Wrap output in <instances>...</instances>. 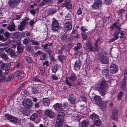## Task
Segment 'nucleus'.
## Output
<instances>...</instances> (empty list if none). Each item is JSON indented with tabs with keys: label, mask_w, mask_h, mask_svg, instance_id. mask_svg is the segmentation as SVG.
<instances>
[{
	"label": "nucleus",
	"mask_w": 127,
	"mask_h": 127,
	"mask_svg": "<svg viewBox=\"0 0 127 127\" xmlns=\"http://www.w3.org/2000/svg\"><path fill=\"white\" fill-rule=\"evenodd\" d=\"M118 22H116L115 23V28L117 29L119 31H120V32H122V31H121L120 30L122 29V28H120L119 26L117 25V24L118 23Z\"/></svg>",
	"instance_id": "41"
},
{
	"label": "nucleus",
	"mask_w": 127,
	"mask_h": 127,
	"mask_svg": "<svg viewBox=\"0 0 127 127\" xmlns=\"http://www.w3.org/2000/svg\"><path fill=\"white\" fill-rule=\"evenodd\" d=\"M66 46L65 45H64L62 46L61 48V50L63 51L65 49V48H66Z\"/></svg>",
	"instance_id": "64"
},
{
	"label": "nucleus",
	"mask_w": 127,
	"mask_h": 127,
	"mask_svg": "<svg viewBox=\"0 0 127 127\" xmlns=\"http://www.w3.org/2000/svg\"><path fill=\"white\" fill-rule=\"evenodd\" d=\"M81 29L82 31L85 32L88 30V29L86 27L82 26L81 28Z\"/></svg>",
	"instance_id": "50"
},
{
	"label": "nucleus",
	"mask_w": 127,
	"mask_h": 127,
	"mask_svg": "<svg viewBox=\"0 0 127 127\" xmlns=\"http://www.w3.org/2000/svg\"><path fill=\"white\" fill-rule=\"evenodd\" d=\"M107 84L106 81H102L97 83L96 87L99 92V94L101 96H103L105 94Z\"/></svg>",
	"instance_id": "1"
},
{
	"label": "nucleus",
	"mask_w": 127,
	"mask_h": 127,
	"mask_svg": "<svg viewBox=\"0 0 127 127\" xmlns=\"http://www.w3.org/2000/svg\"><path fill=\"white\" fill-rule=\"evenodd\" d=\"M10 34L8 32H5L4 33V36L5 37V39H6V40H7L8 38L10 36Z\"/></svg>",
	"instance_id": "36"
},
{
	"label": "nucleus",
	"mask_w": 127,
	"mask_h": 127,
	"mask_svg": "<svg viewBox=\"0 0 127 127\" xmlns=\"http://www.w3.org/2000/svg\"><path fill=\"white\" fill-rule=\"evenodd\" d=\"M68 100L72 104H75L76 102V97L72 94H70L68 96Z\"/></svg>",
	"instance_id": "15"
},
{
	"label": "nucleus",
	"mask_w": 127,
	"mask_h": 127,
	"mask_svg": "<svg viewBox=\"0 0 127 127\" xmlns=\"http://www.w3.org/2000/svg\"><path fill=\"white\" fill-rule=\"evenodd\" d=\"M64 29L67 31L70 30L72 28L71 23L70 22H66L64 25Z\"/></svg>",
	"instance_id": "16"
},
{
	"label": "nucleus",
	"mask_w": 127,
	"mask_h": 127,
	"mask_svg": "<svg viewBox=\"0 0 127 127\" xmlns=\"http://www.w3.org/2000/svg\"><path fill=\"white\" fill-rule=\"evenodd\" d=\"M31 42H32V45H37V46L39 45V43L37 41L32 40H31Z\"/></svg>",
	"instance_id": "44"
},
{
	"label": "nucleus",
	"mask_w": 127,
	"mask_h": 127,
	"mask_svg": "<svg viewBox=\"0 0 127 127\" xmlns=\"http://www.w3.org/2000/svg\"><path fill=\"white\" fill-rule=\"evenodd\" d=\"M27 24V22L25 20H23L20 23V24L24 27H25V26Z\"/></svg>",
	"instance_id": "53"
},
{
	"label": "nucleus",
	"mask_w": 127,
	"mask_h": 127,
	"mask_svg": "<svg viewBox=\"0 0 127 127\" xmlns=\"http://www.w3.org/2000/svg\"><path fill=\"white\" fill-rule=\"evenodd\" d=\"M98 116L96 114H92L90 116V118L92 119L93 121H94L95 120H96V119H98Z\"/></svg>",
	"instance_id": "27"
},
{
	"label": "nucleus",
	"mask_w": 127,
	"mask_h": 127,
	"mask_svg": "<svg viewBox=\"0 0 127 127\" xmlns=\"http://www.w3.org/2000/svg\"><path fill=\"white\" fill-rule=\"evenodd\" d=\"M75 39V37L74 36H70L68 38V39H69V40L71 41H72L73 40H74Z\"/></svg>",
	"instance_id": "62"
},
{
	"label": "nucleus",
	"mask_w": 127,
	"mask_h": 127,
	"mask_svg": "<svg viewBox=\"0 0 127 127\" xmlns=\"http://www.w3.org/2000/svg\"><path fill=\"white\" fill-rule=\"evenodd\" d=\"M43 52H42L40 51H38L34 53V54L35 55H41Z\"/></svg>",
	"instance_id": "54"
},
{
	"label": "nucleus",
	"mask_w": 127,
	"mask_h": 127,
	"mask_svg": "<svg viewBox=\"0 0 127 127\" xmlns=\"http://www.w3.org/2000/svg\"><path fill=\"white\" fill-rule=\"evenodd\" d=\"M14 77V75L12 74H10L5 80L6 82H9L11 81Z\"/></svg>",
	"instance_id": "26"
},
{
	"label": "nucleus",
	"mask_w": 127,
	"mask_h": 127,
	"mask_svg": "<svg viewBox=\"0 0 127 127\" xmlns=\"http://www.w3.org/2000/svg\"><path fill=\"white\" fill-rule=\"evenodd\" d=\"M59 68L58 66H53L52 67V72L55 73Z\"/></svg>",
	"instance_id": "35"
},
{
	"label": "nucleus",
	"mask_w": 127,
	"mask_h": 127,
	"mask_svg": "<svg viewBox=\"0 0 127 127\" xmlns=\"http://www.w3.org/2000/svg\"><path fill=\"white\" fill-rule=\"evenodd\" d=\"M112 0H104V2L105 4L109 5L111 3Z\"/></svg>",
	"instance_id": "49"
},
{
	"label": "nucleus",
	"mask_w": 127,
	"mask_h": 127,
	"mask_svg": "<svg viewBox=\"0 0 127 127\" xmlns=\"http://www.w3.org/2000/svg\"><path fill=\"white\" fill-rule=\"evenodd\" d=\"M127 79L126 76H125L123 80L122 81L121 83V88L124 91H125L126 88V84Z\"/></svg>",
	"instance_id": "19"
},
{
	"label": "nucleus",
	"mask_w": 127,
	"mask_h": 127,
	"mask_svg": "<svg viewBox=\"0 0 127 127\" xmlns=\"http://www.w3.org/2000/svg\"><path fill=\"white\" fill-rule=\"evenodd\" d=\"M102 2L101 0H96L92 5V7L94 9H100L102 6Z\"/></svg>",
	"instance_id": "11"
},
{
	"label": "nucleus",
	"mask_w": 127,
	"mask_h": 127,
	"mask_svg": "<svg viewBox=\"0 0 127 127\" xmlns=\"http://www.w3.org/2000/svg\"><path fill=\"white\" fill-rule=\"evenodd\" d=\"M59 28V24L57 20L55 19H53L51 25L52 30L53 32H56L58 31Z\"/></svg>",
	"instance_id": "7"
},
{
	"label": "nucleus",
	"mask_w": 127,
	"mask_h": 127,
	"mask_svg": "<svg viewBox=\"0 0 127 127\" xmlns=\"http://www.w3.org/2000/svg\"><path fill=\"white\" fill-rule=\"evenodd\" d=\"M5 116L6 119L13 123L16 124L20 122L19 120L17 117L12 116L7 114H5Z\"/></svg>",
	"instance_id": "6"
},
{
	"label": "nucleus",
	"mask_w": 127,
	"mask_h": 127,
	"mask_svg": "<svg viewBox=\"0 0 127 127\" xmlns=\"http://www.w3.org/2000/svg\"><path fill=\"white\" fill-rule=\"evenodd\" d=\"M109 72V71L108 69H106L103 70V71L102 72V74L106 76L108 74Z\"/></svg>",
	"instance_id": "43"
},
{
	"label": "nucleus",
	"mask_w": 127,
	"mask_h": 127,
	"mask_svg": "<svg viewBox=\"0 0 127 127\" xmlns=\"http://www.w3.org/2000/svg\"><path fill=\"white\" fill-rule=\"evenodd\" d=\"M99 60L102 64H107L109 62V59L105 55H101L99 57Z\"/></svg>",
	"instance_id": "8"
},
{
	"label": "nucleus",
	"mask_w": 127,
	"mask_h": 127,
	"mask_svg": "<svg viewBox=\"0 0 127 127\" xmlns=\"http://www.w3.org/2000/svg\"><path fill=\"white\" fill-rule=\"evenodd\" d=\"M94 47V50H95L96 51H97L98 49L97 44H96V43H95Z\"/></svg>",
	"instance_id": "52"
},
{
	"label": "nucleus",
	"mask_w": 127,
	"mask_h": 127,
	"mask_svg": "<svg viewBox=\"0 0 127 127\" xmlns=\"http://www.w3.org/2000/svg\"><path fill=\"white\" fill-rule=\"evenodd\" d=\"M46 54L43 53L39 56L40 59L42 61H44L46 60L47 58L46 56Z\"/></svg>",
	"instance_id": "25"
},
{
	"label": "nucleus",
	"mask_w": 127,
	"mask_h": 127,
	"mask_svg": "<svg viewBox=\"0 0 127 127\" xmlns=\"http://www.w3.org/2000/svg\"><path fill=\"white\" fill-rule=\"evenodd\" d=\"M17 49L18 52L22 53L23 52V47L22 45H18L17 46Z\"/></svg>",
	"instance_id": "28"
},
{
	"label": "nucleus",
	"mask_w": 127,
	"mask_h": 127,
	"mask_svg": "<svg viewBox=\"0 0 127 127\" xmlns=\"http://www.w3.org/2000/svg\"><path fill=\"white\" fill-rule=\"evenodd\" d=\"M40 71L41 74L42 76H43L45 75L46 71L45 68H43L41 69Z\"/></svg>",
	"instance_id": "39"
},
{
	"label": "nucleus",
	"mask_w": 127,
	"mask_h": 127,
	"mask_svg": "<svg viewBox=\"0 0 127 127\" xmlns=\"http://www.w3.org/2000/svg\"><path fill=\"white\" fill-rule=\"evenodd\" d=\"M81 36L83 40H85L86 39L87 37L86 34L81 32Z\"/></svg>",
	"instance_id": "47"
},
{
	"label": "nucleus",
	"mask_w": 127,
	"mask_h": 127,
	"mask_svg": "<svg viewBox=\"0 0 127 127\" xmlns=\"http://www.w3.org/2000/svg\"><path fill=\"white\" fill-rule=\"evenodd\" d=\"M21 15H16L14 18V19L15 20H17L21 18Z\"/></svg>",
	"instance_id": "60"
},
{
	"label": "nucleus",
	"mask_w": 127,
	"mask_h": 127,
	"mask_svg": "<svg viewBox=\"0 0 127 127\" xmlns=\"http://www.w3.org/2000/svg\"><path fill=\"white\" fill-rule=\"evenodd\" d=\"M5 79V76L4 75L0 76V83L4 82Z\"/></svg>",
	"instance_id": "42"
},
{
	"label": "nucleus",
	"mask_w": 127,
	"mask_h": 127,
	"mask_svg": "<svg viewBox=\"0 0 127 127\" xmlns=\"http://www.w3.org/2000/svg\"><path fill=\"white\" fill-rule=\"evenodd\" d=\"M0 40H2L3 41L6 40V39H5V38L2 35H0Z\"/></svg>",
	"instance_id": "61"
},
{
	"label": "nucleus",
	"mask_w": 127,
	"mask_h": 127,
	"mask_svg": "<svg viewBox=\"0 0 127 127\" xmlns=\"http://www.w3.org/2000/svg\"><path fill=\"white\" fill-rule=\"evenodd\" d=\"M123 95V93L122 91H121L119 93L117 97L119 99V100H120L121 99Z\"/></svg>",
	"instance_id": "45"
},
{
	"label": "nucleus",
	"mask_w": 127,
	"mask_h": 127,
	"mask_svg": "<svg viewBox=\"0 0 127 127\" xmlns=\"http://www.w3.org/2000/svg\"><path fill=\"white\" fill-rule=\"evenodd\" d=\"M18 30L20 31H22L25 28V27H24L20 24L18 26Z\"/></svg>",
	"instance_id": "46"
},
{
	"label": "nucleus",
	"mask_w": 127,
	"mask_h": 127,
	"mask_svg": "<svg viewBox=\"0 0 127 127\" xmlns=\"http://www.w3.org/2000/svg\"><path fill=\"white\" fill-rule=\"evenodd\" d=\"M10 68V66L8 64H5L2 62L0 65V68L2 69L3 73L6 75L8 74Z\"/></svg>",
	"instance_id": "5"
},
{
	"label": "nucleus",
	"mask_w": 127,
	"mask_h": 127,
	"mask_svg": "<svg viewBox=\"0 0 127 127\" xmlns=\"http://www.w3.org/2000/svg\"><path fill=\"white\" fill-rule=\"evenodd\" d=\"M57 11V9L56 8H51L49 11V13L50 14H53L55 13Z\"/></svg>",
	"instance_id": "31"
},
{
	"label": "nucleus",
	"mask_w": 127,
	"mask_h": 127,
	"mask_svg": "<svg viewBox=\"0 0 127 127\" xmlns=\"http://www.w3.org/2000/svg\"><path fill=\"white\" fill-rule=\"evenodd\" d=\"M0 56L1 58L3 59L5 61L7 60L8 58L7 55L5 53L1 54L0 55Z\"/></svg>",
	"instance_id": "32"
},
{
	"label": "nucleus",
	"mask_w": 127,
	"mask_h": 127,
	"mask_svg": "<svg viewBox=\"0 0 127 127\" xmlns=\"http://www.w3.org/2000/svg\"><path fill=\"white\" fill-rule=\"evenodd\" d=\"M45 114L50 118H53L55 116V114L53 112H45Z\"/></svg>",
	"instance_id": "20"
},
{
	"label": "nucleus",
	"mask_w": 127,
	"mask_h": 127,
	"mask_svg": "<svg viewBox=\"0 0 127 127\" xmlns=\"http://www.w3.org/2000/svg\"><path fill=\"white\" fill-rule=\"evenodd\" d=\"M50 102V99L48 98H43V102L44 105L46 106L48 105Z\"/></svg>",
	"instance_id": "22"
},
{
	"label": "nucleus",
	"mask_w": 127,
	"mask_h": 127,
	"mask_svg": "<svg viewBox=\"0 0 127 127\" xmlns=\"http://www.w3.org/2000/svg\"><path fill=\"white\" fill-rule=\"evenodd\" d=\"M64 121L56 119L55 124V127H63Z\"/></svg>",
	"instance_id": "21"
},
{
	"label": "nucleus",
	"mask_w": 127,
	"mask_h": 127,
	"mask_svg": "<svg viewBox=\"0 0 127 127\" xmlns=\"http://www.w3.org/2000/svg\"><path fill=\"white\" fill-rule=\"evenodd\" d=\"M2 50H4L7 53H9V55H10L11 57H13L15 56L16 53L14 50L10 48L6 47L4 48H1Z\"/></svg>",
	"instance_id": "9"
},
{
	"label": "nucleus",
	"mask_w": 127,
	"mask_h": 127,
	"mask_svg": "<svg viewBox=\"0 0 127 127\" xmlns=\"http://www.w3.org/2000/svg\"><path fill=\"white\" fill-rule=\"evenodd\" d=\"M15 28V24L13 23L12 22L7 27V29L10 32L14 31L16 30Z\"/></svg>",
	"instance_id": "17"
},
{
	"label": "nucleus",
	"mask_w": 127,
	"mask_h": 127,
	"mask_svg": "<svg viewBox=\"0 0 127 127\" xmlns=\"http://www.w3.org/2000/svg\"><path fill=\"white\" fill-rule=\"evenodd\" d=\"M110 72L113 74H114L118 70V66L116 64L111 63L110 65Z\"/></svg>",
	"instance_id": "12"
},
{
	"label": "nucleus",
	"mask_w": 127,
	"mask_h": 127,
	"mask_svg": "<svg viewBox=\"0 0 127 127\" xmlns=\"http://www.w3.org/2000/svg\"><path fill=\"white\" fill-rule=\"evenodd\" d=\"M45 51L47 52L49 56H52L54 53L53 51L49 49H47L46 50H45Z\"/></svg>",
	"instance_id": "33"
},
{
	"label": "nucleus",
	"mask_w": 127,
	"mask_h": 127,
	"mask_svg": "<svg viewBox=\"0 0 127 127\" xmlns=\"http://www.w3.org/2000/svg\"><path fill=\"white\" fill-rule=\"evenodd\" d=\"M37 114L36 113H34L31 117V120L32 121L34 120L37 117Z\"/></svg>",
	"instance_id": "40"
},
{
	"label": "nucleus",
	"mask_w": 127,
	"mask_h": 127,
	"mask_svg": "<svg viewBox=\"0 0 127 127\" xmlns=\"http://www.w3.org/2000/svg\"><path fill=\"white\" fill-rule=\"evenodd\" d=\"M82 12L81 8L79 9L77 11V14L78 15H80L82 14Z\"/></svg>",
	"instance_id": "63"
},
{
	"label": "nucleus",
	"mask_w": 127,
	"mask_h": 127,
	"mask_svg": "<svg viewBox=\"0 0 127 127\" xmlns=\"http://www.w3.org/2000/svg\"><path fill=\"white\" fill-rule=\"evenodd\" d=\"M66 1L64 3H63L62 4V5L63 7H67V6L68 5L69 2H70V0H65Z\"/></svg>",
	"instance_id": "37"
},
{
	"label": "nucleus",
	"mask_w": 127,
	"mask_h": 127,
	"mask_svg": "<svg viewBox=\"0 0 127 127\" xmlns=\"http://www.w3.org/2000/svg\"><path fill=\"white\" fill-rule=\"evenodd\" d=\"M77 46L75 47L74 50L75 52H77L79 50L80 48L81 47L82 45L81 43H78L77 44Z\"/></svg>",
	"instance_id": "29"
},
{
	"label": "nucleus",
	"mask_w": 127,
	"mask_h": 127,
	"mask_svg": "<svg viewBox=\"0 0 127 127\" xmlns=\"http://www.w3.org/2000/svg\"><path fill=\"white\" fill-rule=\"evenodd\" d=\"M22 104L23 106L25 108L30 109L32 106V102L29 99H24L22 101Z\"/></svg>",
	"instance_id": "4"
},
{
	"label": "nucleus",
	"mask_w": 127,
	"mask_h": 127,
	"mask_svg": "<svg viewBox=\"0 0 127 127\" xmlns=\"http://www.w3.org/2000/svg\"><path fill=\"white\" fill-rule=\"evenodd\" d=\"M93 101L95 103L101 107L102 111L104 110L106 108L105 103H103L101 98L99 96L96 95L94 96Z\"/></svg>",
	"instance_id": "2"
},
{
	"label": "nucleus",
	"mask_w": 127,
	"mask_h": 127,
	"mask_svg": "<svg viewBox=\"0 0 127 127\" xmlns=\"http://www.w3.org/2000/svg\"><path fill=\"white\" fill-rule=\"evenodd\" d=\"M80 97L83 101L85 102L87 101L86 98L84 96L81 95L80 96Z\"/></svg>",
	"instance_id": "55"
},
{
	"label": "nucleus",
	"mask_w": 127,
	"mask_h": 127,
	"mask_svg": "<svg viewBox=\"0 0 127 127\" xmlns=\"http://www.w3.org/2000/svg\"><path fill=\"white\" fill-rule=\"evenodd\" d=\"M65 114L64 112H60L57 116V119L64 121V118Z\"/></svg>",
	"instance_id": "14"
},
{
	"label": "nucleus",
	"mask_w": 127,
	"mask_h": 127,
	"mask_svg": "<svg viewBox=\"0 0 127 127\" xmlns=\"http://www.w3.org/2000/svg\"><path fill=\"white\" fill-rule=\"evenodd\" d=\"M20 1V0H10L8 1L9 6L11 8L16 7Z\"/></svg>",
	"instance_id": "10"
},
{
	"label": "nucleus",
	"mask_w": 127,
	"mask_h": 127,
	"mask_svg": "<svg viewBox=\"0 0 127 127\" xmlns=\"http://www.w3.org/2000/svg\"><path fill=\"white\" fill-rule=\"evenodd\" d=\"M34 105L35 108H38L40 107L39 102H35L34 103Z\"/></svg>",
	"instance_id": "59"
},
{
	"label": "nucleus",
	"mask_w": 127,
	"mask_h": 127,
	"mask_svg": "<svg viewBox=\"0 0 127 127\" xmlns=\"http://www.w3.org/2000/svg\"><path fill=\"white\" fill-rule=\"evenodd\" d=\"M21 75L20 71L18 70L15 72L14 75L15 77H17L18 79L19 77Z\"/></svg>",
	"instance_id": "34"
},
{
	"label": "nucleus",
	"mask_w": 127,
	"mask_h": 127,
	"mask_svg": "<svg viewBox=\"0 0 127 127\" xmlns=\"http://www.w3.org/2000/svg\"><path fill=\"white\" fill-rule=\"evenodd\" d=\"M77 77L75 74L74 73H72L71 74V75L68 78L66 77L65 82L66 84L70 87L72 86V84L68 80L71 82H73L75 81Z\"/></svg>",
	"instance_id": "3"
},
{
	"label": "nucleus",
	"mask_w": 127,
	"mask_h": 127,
	"mask_svg": "<svg viewBox=\"0 0 127 127\" xmlns=\"http://www.w3.org/2000/svg\"><path fill=\"white\" fill-rule=\"evenodd\" d=\"M30 112H22V113L25 116H28L30 114Z\"/></svg>",
	"instance_id": "57"
},
{
	"label": "nucleus",
	"mask_w": 127,
	"mask_h": 127,
	"mask_svg": "<svg viewBox=\"0 0 127 127\" xmlns=\"http://www.w3.org/2000/svg\"><path fill=\"white\" fill-rule=\"evenodd\" d=\"M89 125V122L87 120H83L81 123V126L80 127H86Z\"/></svg>",
	"instance_id": "23"
},
{
	"label": "nucleus",
	"mask_w": 127,
	"mask_h": 127,
	"mask_svg": "<svg viewBox=\"0 0 127 127\" xmlns=\"http://www.w3.org/2000/svg\"><path fill=\"white\" fill-rule=\"evenodd\" d=\"M81 65V63L79 60H77L74 64V68L75 70H80V67Z\"/></svg>",
	"instance_id": "18"
},
{
	"label": "nucleus",
	"mask_w": 127,
	"mask_h": 127,
	"mask_svg": "<svg viewBox=\"0 0 127 127\" xmlns=\"http://www.w3.org/2000/svg\"><path fill=\"white\" fill-rule=\"evenodd\" d=\"M43 65H46V67H48L49 66V62L48 61H46L44 62L43 64Z\"/></svg>",
	"instance_id": "56"
},
{
	"label": "nucleus",
	"mask_w": 127,
	"mask_h": 127,
	"mask_svg": "<svg viewBox=\"0 0 127 127\" xmlns=\"http://www.w3.org/2000/svg\"><path fill=\"white\" fill-rule=\"evenodd\" d=\"M42 47L43 48L44 50H46L47 49H48L49 48H47L48 46L47 43L46 44H42L41 45Z\"/></svg>",
	"instance_id": "51"
},
{
	"label": "nucleus",
	"mask_w": 127,
	"mask_h": 127,
	"mask_svg": "<svg viewBox=\"0 0 127 127\" xmlns=\"http://www.w3.org/2000/svg\"><path fill=\"white\" fill-rule=\"evenodd\" d=\"M25 60L27 64H29L32 61V60L31 57H28L25 59Z\"/></svg>",
	"instance_id": "38"
},
{
	"label": "nucleus",
	"mask_w": 127,
	"mask_h": 127,
	"mask_svg": "<svg viewBox=\"0 0 127 127\" xmlns=\"http://www.w3.org/2000/svg\"><path fill=\"white\" fill-rule=\"evenodd\" d=\"M94 124L96 126H100L101 123L100 120L98 118V119H96V120H95L93 121Z\"/></svg>",
	"instance_id": "24"
},
{
	"label": "nucleus",
	"mask_w": 127,
	"mask_h": 127,
	"mask_svg": "<svg viewBox=\"0 0 127 127\" xmlns=\"http://www.w3.org/2000/svg\"><path fill=\"white\" fill-rule=\"evenodd\" d=\"M117 112L116 113L113 112L112 115V119L115 120H118L117 113Z\"/></svg>",
	"instance_id": "30"
},
{
	"label": "nucleus",
	"mask_w": 127,
	"mask_h": 127,
	"mask_svg": "<svg viewBox=\"0 0 127 127\" xmlns=\"http://www.w3.org/2000/svg\"><path fill=\"white\" fill-rule=\"evenodd\" d=\"M62 104L61 103H56L53 105V107L55 110L59 111L63 110L64 111L65 110L63 109L64 108H62Z\"/></svg>",
	"instance_id": "13"
},
{
	"label": "nucleus",
	"mask_w": 127,
	"mask_h": 127,
	"mask_svg": "<svg viewBox=\"0 0 127 127\" xmlns=\"http://www.w3.org/2000/svg\"><path fill=\"white\" fill-rule=\"evenodd\" d=\"M32 92L33 94H35L38 92V91L36 88H34L32 90Z\"/></svg>",
	"instance_id": "58"
},
{
	"label": "nucleus",
	"mask_w": 127,
	"mask_h": 127,
	"mask_svg": "<svg viewBox=\"0 0 127 127\" xmlns=\"http://www.w3.org/2000/svg\"><path fill=\"white\" fill-rule=\"evenodd\" d=\"M23 43L24 44L28 45L29 43V40L26 38H25L23 41Z\"/></svg>",
	"instance_id": "48"
}]
</instances>
